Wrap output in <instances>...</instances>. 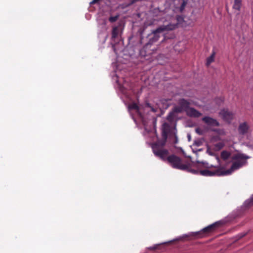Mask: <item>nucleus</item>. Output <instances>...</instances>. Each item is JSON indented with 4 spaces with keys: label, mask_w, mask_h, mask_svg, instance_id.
Wrapping results in <instances>:
<instances>
[{
    "label": "nucleus",
    "mask_w": 253,
    "mask_h": 253,
    "mask_svg": "<svg viewBox=\"0 0 253 253\" xmlns=\"http://www.w3.org/2000/svg\"><path fill=\"white\" fill-rule=\"evenodd\" d=\"M197 168L199 169L205 168L204 170H195L190 169V171L194 174L199 173L200 175L204 176H212L214 175L222 176L223 173L222 172V168H218L217 167L213 166L212 165H210L207 162H199L197 163Z\"/></svg>",
    "instance_id": "obj_1"
},
{
    "label": "nucleus",
    "mask_w": 253,
    "mask_h": 253,
    "mask_svg": "<svg viewBox=\"0 0 253 253\" xmlns=\"http://www.w3.org/2000/svg\"><path fill=\"white\" fill-rule=\"evenodd\" d=\"M177 27V24H169L167 25H162L159 27L151 33L148 35L144 48H147L149 45H151L158 41L160 38V34L166 31L173 30Z\"/></svg>",
    "instance_id": "obj_2"
},
{
    "label": "nucleus",
    "mask_w": 253,
    "mask_h": 253,
    "mask_svg": "<svg viewBox=\"0 0 253 253\" xmlns=\"http://www.w3.org/2000/svg\"><path fill=\"white\" fill-rule=\"evenodd\" d=\"M249 157L242 153H237L232 157V160L234 161L231 168L227 170H223L222 172L223 175L231 174L234 171L241 168L243 165L246 164V160L249 159Z\"/></svg>",
    "instance_id": "obj_3"
},
{
    "label": "nucleus",
    "mask_w": 253,
    "mask_h": 253,
    "mask_svg": "<svg viewBox=\"0 0 253 253\" xmlns=\"http://www.w3.org/2000/svg\"><path fill=\"white\" fill-rule=\"evenodd\" d=\"M164 161H167L168 163L173 168L183 170L190 171L189 166L187 164H183L181 159L175 155H171L166 157Z\"/></svg>",
    "instance_id": "obj_4"
},
{
    "label": "nucleus",
    "mask_w": 253,
    "mask_h": 253,
    "mask_svg": "<svg viewBox=\"0 0 253 253\" xmlns=\"http://www.w3.org/2000/svg\"><path fill=\"white\" fill-rule=\"evenodd\" d=\"M166 143V141L163 139L156 142L152 146L154 154L161 159H165L166 157L169 155L168 150L164 148Z\"/></svg>",
    "instance_id": "obj_5"
},
{
    "label": "nucleus",
    "mask_w": 253,
    "mask_h": 253,
    "mask_svg": "<svg viewBox=\"0 0 253 253\" xmlns=\"http://www.w3.org/2000/svg\"><path fill=\"white\" fill-rule=\"evenodd\" d=\"M220 223L216 222L204 228L202 231L193 233L194 236L197 238H201L203 236V234L210 233L216 230L219 227Z\"/></svg>",
    "instance_id": "obj_6"
},
{
    "label": "nucleus",
    "mask_w": 253,
    "mask_h": 253,
    "mask_svg": "<svg viewBox=\"0 0 253 253\" xmlns=\"http://www.w3.org/2000/svg\"><path fill=\"white\" fill-rule=\"evenodd\" d=\"M202 120L210 127L218 126H219V123L216 120L210 117H204Z\"/></svg>",
    "instance_id": "obj_7"
},
{
    "label": "nucleus",
    "mask_w": 253,
    "mask_h": 253,
    "mask_svg": "<svg viewBox=\"0 0 253 253\" xmlns=\"http://www.w3.org/2000/svg\"><path fill=\"white\" fill-rule=\"evenodd\" d=\"M220 115L224 120L228 122H230L234 116V114L231 112L225 109L221 110Z\"/></svg>",
    "instance_id": "obj_8"
},
{
    "label": "nucleus",
    "mask_w": 253,
    "mask_h": 253,
    "mask_svg": "<svg viewBox=\"0 0 253 253\" xmlns=\"http://www.w3.org/2000/svg\"><path fill=\"white\" fill-rule=\"evenodd\" d=\"M178 104L185 112L190 108L189 107L190 103L184 98L180 99L178 100Z\"/></svg>",
    "instance_id": "obj_9"
},
{
    "label": "nucleus",
    "mask_w": 253,
    "mask_h": 253,
    "mask_svg": "<svg viewBox=\"0 0 253 253\" xmlns=\"http://www.w3.org/2000/svg\"><path fill=\"white\" fill-rule=\"evenodd\" d=\"M186 113L187 116L193 118H198L202 115V113L192 107H190Z\"/></svg>",
    "instance_id": "obj_10"
},
{
    "label": "nucleus",
    "mask_w": 253,
    "mask_h": 253,
    "mask_svg": "<svg viewBox=\"0 0 253 253\" xmlns=\"http://www.w3.org/2000/svg\"><path fill=\"white\" fill-rule=\"evenodd\" d=\"M249 126L246 122L240 124L238 127V131L240 134L244 135L246 134L249 130Z\"/></svg>",
    "instance_id": "obj_11"
},
{
    "label": "nucleus",
    "mask_w": 253,
    "mask_h": 253,
    "mask_svg": "<svg viewBox=\"0 0 253 253\" xmlns=\"http://www.w3.org/2000/svg\"><path fill=\"white\" fill-rule=\"evenodd\" d=\"M169 139V142L173 144H176L178 142L176 132L174 130L170 132Z\"/></svg>",
    "instance_id": "obj_12"
},
{
    "label": "nucleus",
    "mask_w": 253,
    "mask_h": 253,
    "mask_svg": "<svg viewBox=\"0 0 253 253\" xmlns=\"http://www.w3.org/2000/svg\"><path fill=\"white\" fill-rule=\"evenodd\" d=\"M242 4V0H234L233 8L240 11Z\"/></svg>",
    "instance_id": "obj_13"
},
{
    "label": "nucleus",
    "mask_w": 253,
    "mask_h": 253,
    "mask_svg": "<svg viewBox=\"0 0 253 253\" xmlns=\"http://www.w3.org/2000/svg\"><path fill=\"white\" fill-rule=\"evenodd\" d=\"M119 30L117 26L114 27L113 28L112 32V38L114 39H116L119 35Z\"/></svg>",
    "instance_id": "obj_14"
},
{
    "label": "nucleus",
    "mask_w": 253,
    "mask_h": 253,
    "mask_svg": "<svg viewBox=\"0 0 253 253\" xmlns=\"http://www.w3.org/2000/svg\"><path fill=\"white\" fill-rule=\"evenodd\" d=\"M230 156V153L226 151H223L221 153V158L224 160H227Z\"/></svg>",
    "instance_id": "obj_15"
},
{
    "label": "nucleus",
    "mask_w": 253,
    "mask_h": 253,
    "mask_svg": "<svg viewBox=\"0 0 253 253\" xmlns=\"http://www.w3.org/2000/svg\"><path fill=\"white\" fill-rule=\"evenodd\" d=\"M214 55L215 52H213L211 55L207 58L206 63L207 66L210 65L214 61Z\"/></svg>",
    "instance_id": "obj_16"
},
{
    "label": "nucleus",
    "mask_w": 253,
    "mask_h": 253,
    "mask_svg": "<svg viewBox=\"0 0 253 253\" xmlns=\"http://www.w3.org/2000/svg\"><path fill=\"white\" fill-rule=\"evenodd\" d=\"M224 146V144L223 142H220L218 143H217L214 145V149L215 150L219 151L222 149L223 147Z\"/></svg>",
    "instance_id": "obj_17"
},
{
    "label": "nucleus",
    "mask_w": 253,
    "mask_h": 253,
    "mask_svg": "<svg viewBox=\"0 0 253 253\" xmlns=\"http://www.w3.org/2000/svg\"><path fill=\"white\" fill-rule=\"evenodd\" d=\"M186 4H187V1L185 0H182V2L181 3L180 7L179 8V11L180 12H182L184 10Z\"/></svg>",
    "instance_id": "obj_18"
},
{
    "label": "nucleus",
    "mask_w": 253,
    "mask_h": 253,
    "mask_svg": "<svg viewBox=\"0 0 253 253\" xmlns=\"http://www.w3.org/2000/svg\"><path fill=\"white\" fill-rule=\"evenodd\" d=\"M128 108L129 109H131V110H139V107L137 105V104L135 103H133L130 104L128 106Z\"/></svg>",
    "instance_id": "obj_19"
},
{
    "label": "nucleus",
    "mask_w": 253,
    "mask_h": 253,
    "mask_svg": "<svg viewBox=\"0 0 253 253\" xmlns=\"http://www.w3.org/2000/svg\"><path fill=\"white\" fill-rule=\"evenodd\" d=\"M173 111L174 113H181L184 111L180 106L178 105L177 106H175L173 109Z\"/></svg>",
    "instance_id": "obj_20"
},
{
    "label": "nucleus",
    "mask_w": 253,
    "mask_h": 253,
    "mask_svg": "<svg viewBox=\"0 0 253 253\" xmlns=\"http://www.w3.org/2000/svg\"><path fill=\"white\" fill-rule=\"evenodd\" d=\"M167 119L168 121L172 122L174 119L173 113H169L168 115Z\"/></svg>",
    "instance_id": "obj_21"
},
{
    "label": "nucleus",
    "mask_w": 253,
    "mask_h": 253,
    "mask_svg": "<svg viewBox=\"0 0 253 253\" xmlns=\"http://www.w3.org/2000/svg\"><path fill=\"white\" fill-rule=\"evenodd\" d=\"M119 18V15H116L115 16H111L109 18V21L111 23H113L116 22Z\"/></svg>",
    "instance_id": "obj_22"
},
{
    "label": "nucleus",
    "mask_w": 253,
    "mask_h": 253,
    "mask_svg": "<svg viewBox=\"0 0 253 253\" xmlns=\"http://www.w3.org/2000/svg\"><path fill=\"white\" fill-rule=\"evenodd\" d=\"M146 105L147 107L150 108L152 112H156L157 111V108L152 107L150 103H147Z\"/></svg>",
    "instance_id": "obj_23"
},
{
    "label": "nucleus",
    "mask_w": 253,
    "mask_h": 253,
    "mask_svg": "<svg viewBox=\"0 0 253 253\" xmlns=\"http://www.w3.org/2000/svg\"><path fill=\"white\" fill-rule=\"evenodd\" d=\"M162 136H163V140L167 141V139L168 138V134L165 130H164L163 131Z\"/></svg>",
    "instance_id": "obj_24"
},
{
    "label": "nucleus",
    "mask_w": 253,
    "mask_h": 253,
    "mask_svg": "<svg viewBox=\"0 0 253 253\" xmlns=\"http://www.w3.org/2000/svg\"><path fill=\"white\" fill-rule=\"evenodd\" d=\"M158 245H156L153 247H150L148 249L150 250H155L158 249Z\"/></svg>",
    "instance_id": "obj_25"
},
{
    "label": "nucleus",
    "mask_w": 253,
    "mask_h": 253,
    "mask_svg": "<svg viewBox=\"0 0 253 253\" xmlns=\"http://www.w3.org/2000/svg\"><path fill=\"white\" fill-rule=\"evenodd\" d=\"M213 141H218L220 140V137L219 136H216L212 138Z\"/></svg>",
    "instance_id": "obj_26"
},
{
    "label": "nucleus",
    "mask_w": 253,
    "mask_h": 253,
    "mask_svg": "<svg viewBox=\"0 0 253 253\" xmlns=\"http://www.w3.org/2000/svg\"><path fill=\"white\" fill-rule=\"evenodd\" d=\"M100 0H92L90 2V5H93V4H94L95 3H96L97 2H98Z\"/></svg>",
    "instance_id": "obj_27"
},
{
    "label": "nucleus",
    "mask_w": 253,
    "mask_h": 253,
    "mask_svg": "<svg viewBox=\"0 0 253 253\" xmlns=\"http://www.w3.org/2000/svg\"><path fill=\"white\" fill-rule=\"evenodd\" d=\"M170 39V38H172V36H171L170 37H168L166 35H164V39Z\"/></svg>",
    "instance_id": "obj_28"
},
{
    "label": "nucleus",
    "mask_w": 253,
    "mask_h": 253,
    "mask_svg": "<svg viewBox=\"0 0 253 253\" xmlns=\"http://www.w3.org/2000/svg\"><path fill=\"white\" fill-rule=\"evenodd\" d=\"M211 130L213 131H217V129H211Z\"/></svg>",
    "instance_id": "obj_29"
},
{
    "label": "nucleus",
    "mask_w": 253,
    "mask_h": 253,
    "mask_svg": "<svg viewBox=\"0 0 253 253\" xmlns=\"http://www.w3.org/2000/svg\"><path fill=\"white\" fill-rule=\"evenodd\" d=\"M196 132L198 133H199V129H196Z\"/></svg>",
    "instance_id": "obj_30"
}]
</instances>
